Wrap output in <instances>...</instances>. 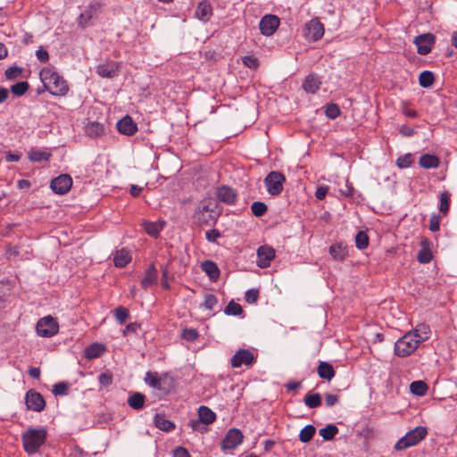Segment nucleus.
<instances>
[{"label":"nucleus","instance_id":"f03ea898","mask_svg":"<svg viewBox=\"0 0 457 457\" xmlns=\"http://www.w3.org/2000/svg\"><path fill=\"white\" fill-rule=\"evenodd\" d=\"M46 438V430L45 428H29L21 436L24 450L29 454L36 453L45 443Z\"/></svg>","mask_w":457,"mask_h":457},{"label":"nucleus","instance_id":"de8ad7c7","mask_svg":"<svg viewBox=\"0 0 457 457\" xmlns=\"http://www.w3.org/2000/svg\"><path fill=\"white\" fill-rule=\"evenodd\" d=\"M356 247L360 250L369 245V237L364 231H359L355 236Z\"/></svg>","mask_w":457,"mask_h":457},{"label":"nucleus","instance_id":"6e6d98bb","mask_svg":"<svg viewBox=\"0 0 457 457\" xmlns=\"http://www.w3.org/2000/svg\"><path fill=\"white\" fill-rule=\"evenodd\" d=\"M199 337L197 330L195 328H185L181 333V337L187 341L194 342Z\"/></svg>","mask_w":457,"mask_h":457},{"label":"nucleus","instance_id":"7ed1b4c3","mask_svg":"<svg viewBox=\"0 0 457 457\" xmlns=\"http://www.w3.org/2000/svg\"><path fill=\"white\" fill-rule=\"evenodd\" d=\"M419 339L415 338L414 332H406L395 343L394 353L396 356L404 358L411 355L420 346Z\"/></svg>","mask_w":457,"mask_h":457},{"label":"nucleus","instance_id":"3c124183","mask_svg":"<svg viewBox=\"0 0 457 457\" xmlns=\"http://www.w3.org/2000/svg\"><path fill=\"white\" fill-rule=\"evenodd\" d=\"M412 162L413 157L411 154L402 155L396 160V165L400 169L409 168L412 164Z\"/></svg>","mask_w":457,"mask_h":457},{"label":"nucleus","instance_id":"052dcab7","mask_svg":"<svg viewBox=\"0 0 457 457\" xmlns=\"http://www.w3.org/2000/svg\"><path fill=\"white\" fill-rule=\"evenodd\" d=\"M98 382L103 386H109L112 383V376L108 372L101 373L98 376Z\"/></svg>","mask_w":457,"mask_h":457},{"label":"nucleus","instance_id":"c03bdc74","mask_svg":"<svg viewBox=\"0 0 457 457\" xmlns=\"http://www.w3.org/2000/svg\"><path fill=\"white\" fill-rule=\"evenodd\" d=\"M70 385L68 382H58L53 386L52 393L54 395L63 396L68 395Z\"/></svg>","mask_w":457,"mask_h":457},{"label":"nucleus","instance_id":"aec40b11","mask_svg":"<svg viewBox=\"0 0 457 457\" xmlns=\"http://www.w3.org/2000/svg\"><path fill=\"white\" fill-rule=\"evenodd\" d=\"M106 351L105 346L100 343H94L87 347H86L84 351V356L87 360H92L100 357Z\"/></svg>","mask_w":457,"mask_h":457},{"label":"nucleus","instance_id":"f3484780","mask_svg":"<svg viewBox=\"0 0 457 457\" xmlns=\"http://www.w3.org/2000/svg\"><path fill=\"white\" fill-rule=\"evenodd\" d=\"M117 129L120 133L126 136H132L137 131V126L132 118L126 115L120 119L116 124Z\"/></svg>","mask_w":457,"mask_h":457},{"label":"nucleus","instance_id":"ea45409f","mask_svg":"<svg viewBox=\"0 0 457 457\" xmlns=\"http://www.w3.org/2000/svg\"><path fill=\"white\" fill-rule=\"evenodd\" d=\"M316 432V428L312 425H306L302 428L299 434V439L303 443H308L312 440Z\"/></svg>","mask_w":457,"mask_h":457},{"label":"nucleus","instance_id":"20e7f679","mask_svg":"<svg viewBox=\"0 0 457 457\" xmlns=\"http://www.w3.org/2000/svg\"><path fill=\"white\" fill-rule=\"evenodd\" d=\"M428 434L425 427H417L414 429L406 433L395 445L396 451H403L411 446L416 445L423 440Z\"/></svg>","mask_w":457,"mask_h":457},{"label":"nucleus","instance_id":"bb28decb","mask_svg":"<svg viewBox=\"0 0 457 457\" xmlns=\"http://www.w3.org/2000/svg\"><path fill=\"white\" fill-rule=\"evenodd\" d=\"M329 253L334 260L342 262L347 257L348 251L342 244H334L329 247Z\"/></svg>","mask_w":457,"mask_h":457},{"label":"nucleus","instance_id":"49530a36","mask_svg":"<svg viewBox=\"0 0 457 457\" xmlns=\"http://www.w3.org/2000/svg\"><path fill=\"white\" fill-rule=\"evenodd\" d=\"M325 114L328 118L335 120L341 114V111L337 104H328L325 107Z\"/></svg>","mask_w":457,"mask_h":457},{"label":"nucleus","instance_id":"39448f33","mask_svg":"<svg viewBox=\"0 0 457 457\" xmlns=\"http://www.w3.org/2000/svg\"><path fill=\"white\" fill-rule=\"evenodd\" d=\"M37 333L43 337H52L59 331V324L52 316L41 318L36 326Z\"/></svg>","mask_w":457,"mask_h":457},{"label":"nucleus","instance_id":"ddd939ff","mask_svg":"<svg viewBox=\"0 0 457 457\" xmlns=\"http://www.w3.org/2000/svg\"><path fill=\"white\" fill-rule=\"evenodd\" d=\"M414 43L417 46L418 53L421 55L429 54L435 43V36L430 33L422 34L415 37Z\"/></svg>","mask_w":457,"mask_h":457},{"label":"nucleus","instance_id":"e433bc0d","mask_svg":"<svg viewBox=\"0 0 457 457\" xmlns=\"http://www.w3.org/2000/svg\"><path fill=\"white\" fill-rule=\"evenodd\" d=\"M95 16L96 11L92 9L86 10L85 12L80 13L78 19V23L82 28L88 27L92 25V20L95 18Z\"/></svg>","mask_w":457,"mask_h":457},{"label":"nucleus","instance_id":"c756f323","mask_svg":"<svg viewBox=\"0 0 457 457\" xmlns=\"http://www.w3.org/2000/svg\"><path fill=\"white\" fill-rule=\"evenodd\" d=\"M419 163L424 169H435L439 166L440 161L436 155L423 154L420 157Z\"/></svg>","mask_w":457,"mask_h":457},{"label":"nucleus","instance_id":"473e14b6","mask_svg":"<svg viewBox=\"0 0 457 457\" xmlns=\"http://www.w3.org/2000/svg\"><path fill=\"white\" fill-rule=\"evenodd\" d=\"M104 125L97 121L89 122L85 127V132L90 137H100L104 133Z\"/></svg>","mask_w":457,"mask_h":457},{"label":"nucleus","instance_id":"5fc2aeb1","mask_svg":"<svg viewBox=\"0 0 457 457\" xmlns=\"http://www.w3.org/2000/svg\"><path fill=\"white\" fill-rule=\"evenodd\" d=\"M217 303L218 299L216 295L212 294H206L204 296V302L202 305L207 310L212 311Z\"/></svg>","mask_w":457,"mask_h":457},{"label":"nucleus","instance_id":"37998d69","mask_svg":"<svg viewBox=\"0 0 457 457\" xmlns=\"http://www.w3.org/2000/svg\"><path fill=\"white\" fill-rule=\"evenodd\" d=\"M226 315L239 316L243 313V309L240 304L231 300L224 309Z\"/></svg>","mask_w":457,"mask_h":457},{"label":"nucleus","instance_id":"603ef678","mask_svg":"<svg viewBox=\"0 0 457 457\" xmlns=\"http://www.w3.org/2000/svg\"><path fill=\"white\" fill-rule=\"evenodd\" d=\"M114 316L120 324H123L129 317V312L128 309L119 306L114 310Z\"/></svg>","mask_w":457,"mask_h":457},{"label":"nucleus","instance_id":"1a4fd4ad","mask_svg":"<svg viewBox=\"0 0 457 457\" xmlns=\"http://www.w3.org/2000/svg\"><path fill=\"white\" fill-rule=\"evenodd\" d=\"M72 186V179L68 174H62L52 179L50 187L58 195H65Z\"/></svg>","mask_w":457,"mask_h":457},{"label":"nucleus","instance_id":"58836bf2","mask_svg":"<svg viewBox=\"0 0 457 457\" xmlns=\"http://www.w3.org/2000/svg\"><path fill=\"white\" fill-rule=\"evenodd\" d=\"M435 81V77L432 71H424L420 74L419 83L424 88L430 87Z\"/></svg>","mask_w":457,"mask_h":457},{"label":"nucleus","instance_id":"b1692460","mask_svg":"<svg viewBox=\"0 0 457 457\" xmlns=\"http://www.w3.org/2000/svg\"><path fill=\"white\" fill-rule=\"evenodd\" d=\"M198 419L204 425H210L216 420V414L207 406H200L198 409Z\"/></svg>","mask_w":457,"mask_h":457},{"label":"nucleus","instance_id":"a18cd8bd","mask_svg":"<svg viewBox=\"0 0 457 457\" xmlns=\"http://www.w3.org/2000/svg\"><path fill=\"white\" fill-rule=\"evenodd\" d=\"M451 194L445 191L440 195V206L439 210L441 212L446 214L450 209Z\"/></svg>","mask_w":457,"mask_h":457},{"label":"nucleus","instance_id":"6e6552de","mask_svg":"<svg viewBox=\"0 0 457 457\" xmlns=\"http://www.w3.org/2000/svg\"><path fill=\"white\" fill-rule=\"evenodd\" d=\"M25 403L29 410L40 412L45 409L46 401L43 395L34 389H30L26 393Z\"/></svg>","mask_w":457,"mask_h":457},{"label":"nucleus","instance_id":"c9c22d12","mask_svg":"<svg viewBox=\"0 0 457 457\" xmlns=\"http://www.w3.org/2000/svg\"><path fill=\"white\" fill-rule=\"evenodd\" d=\"M303 402L304 404L311 409L317 408L321 405V396L319 393L312 394L309 392L304 396Z\"/></svg>","mask_w":457,"mask_h":457},{"label":"nucleus","instance_id":"9d476101","mask_svg":"<svg viewBox=\"0 0 457 457\" xmlns=\"http://www.w3.org/2000/svg\"><path fill=\"white\" fill-rule=\"evenodd\" d=\"M279 23V19L276 15L267 14L263 16L259 23L261 33L268 37L273 35Z\"/></svg>","mask_w":457,"mask_h":457},{"label":"nucleus","instance_id":"f257e3e1","mask_svg":"<svg viewBox=\"0 0 457 457\" xmlns=\"http://www.w3.org/2000/svg\"><path fill=\"white\" fill-rule=\"evenodd\" d=\"M45 88L53 96H64L69 91L66 80L52 68H44L39 73Z\"/></svg>","mask_w":457,"mask_h":457},{"label":"nucleus","instance_id":"8fccbe9b","mask_svg":"<svg viewBox=\"0 0 457 457\" xmlns=\"http://www.w3.org/2000/svg\"><path fill=\"white\" fill-rule=\"evenodd\" d=\"M432 253L428 247H422L417 255V259L420 263H428L432 260Z\"/></svg>","mask_w":457,"mask_h":457},{"label":"nucleus","instance_id":"cd10ccee","mask_svg":"<svg viewBox=\"0 0 457 457\" xmlns=\"http://www.w3.org/2000/svg\"><path fill=\"white\" fill-rule=\"evenodd\" d=\"M145 232L153 237H158L160 232L163 229L165 226L164 221L160 222H153V221H145L143 224Z\"/></svg>","mask_w":457,"mask_h":457},{"label":"nucleus","instance_id":"bf43d9fd","mask_svg":"<svg viewBox=\"0 0 457 457\" xmlns=\"http://www.w3.org/2000/svg\"><path fill=\"white\" fill-rule=\"evenodd\" d=\"M259 291L257 289H249L246 291L245 299L248 303H254L258 300Z\"/></svg>","mask_w":457,"mask_h":457},{"label":"nucleus","instance_id":"864d4df0","mask_svg":"<svg viewBox=\"0 0 457 457\" xmlns=\"http://www.w3.org/2000/svg\"><path fill=\"white\" fill-rule=\"evenodd\" d=\"M22 71L23 70L21 67L12 66L5 71L4 75L7 79L12 80L21 77Z\"/></svg>","mask_w":457,"mask_h":457},{"label":"nucleus","instance_id":"412c9836","mask_svg":"<svg viewBox=\"0 0 457 457\" xmlns=\"http://www.w3.org/2000/svg\"><path fill=\"white\" fill-rule=\"evenodd\" d=\"M52 154L48 151L41 150L32 147L28 154V157L32 162H48Z\"/></svg>","mask_w":457,"mask_h":457},{"label":"nucleus","instance_id":"4468645a","mask_svg":"<svg viewBox=\"0 0 457 457\" xmlns=\"http://www.w3.org/2000/svg\"><path fill=\"white\" fill-rule=\"evenodd\" d=\"M275 258V250L268 245L260 246L257 250V265L264 269L270 265V262Z\"/></svg>","mask_w":457,"mask_h":457},{"label":"nucleus","instance_id":"dca6fc26","mask_svg":"<svg viewBox=\"0 0 457 457\" xmlns=\"http://www.w3.org/2000/svg\"><path fill=\"white\" fill-rule=\"evenodd\" d=\"M120 64L115 62L100 63L96 67V72L102 78L112 79L119 73Z\"/></svg>","mask_w":457,"mask_h":457},{"label":"nucleus","instance_id":"2f4dec72","mask_svg":"<svg viewBox=\"0 0 457 457\" xmlns=\"http://www.w3.org/2000/svg\"><path fill=\"white\" fill-rule=\"evenodd\" d=\"M145 396L139 393L135 392L128 398V404L134 410L139 411L145 405Z\"/></svg>","mask_w":457,"mask_h":457},{"label":"nucleus","instance_id":"79ce46f5","mask_svg":"<svg viewBox=\"0 0 457 457\" xmlns=\"http://www.w3.org/2000/svg\"><path fill=\"white\" fill-rule=\"evenodd\" d=\"M29 85L27 81H20L11 87V92L17 96H21L29 90Z\"/></svg>","mask_w":457,"mask_h":457},{"label":"nucleus","instance_id":"2eb2a0df","mask_svg":"<svg viewBox=\"0 0 457 457\" xmlns=\"http://www.w3.org/2000/svg\"><path fill=\"white\" fill-rule=\"evenodd\" d=\"M306 37L313 41L320 40L324 35L323 24L316 19L306 24Z\"/></svg>","mask_w":457,"mask_h":457},{"label":"nucleus","instance_id":"a878e982","mask_svg":"<svg viewBox=\"0 0 457 457\" xmlns=\"http://www.w3.org/2000/svg\"><path fill=\"white\" fill-rule=\"evenodd\" d=\"M410 332H414L415 338L419 339L420 344L428 340L431 334L429 326L425 323L417 325L416 328L410 330Z\"/></svg>","mask_w":457,"mask_h":457},{"label":"nucleus","instance_id":"9b49d317","mask_svg":"<svg viewBox=\"0 0 457 457\" xmlns=\"http://www.w3.org/2000/svg\"><path fill=\"white\" fill-rule=\"evenodd\" d=\"M244 436L237 428H230L221 442L223 450H232L239 445L243 441Z\"/></svg>","mask_w":457,"mask_h":457},{"label":"nucleus","instance_id":"a211bd4d","mask_svg":"<svg viewBox=\"0 0 457 457\" xmlns=\"http://www.w3.org/2000/svg\"><path fill=\"white\" fill-rule=\"evenodd\" d=\"M320 78L316 74H309L303 80L302 87L306 93L315 94L320 87Z\"/></svg>","mask_w":457,"mask_h":457},{"label":"nucleus","instance_id":"7c9ffc66","mask_svg":"<svg viewBox=\"0 0 457 457\" xmlns=\"http://www.w3.org/2000/svg\"><path fill=\"white\" fill-rule=\"evenodd\" d=\"M318 374L323 379L331 380L335 377V370L331 364L320 361L318 366Z\"/></svg>","mask_w":457,"mask_h":457},{"label":"nucleus","instance_id":"393cba45","mask_svg":"<svg viewBox=\"0 0 457 457\" xmlns=\"http://www.w3.org/2000/svg\"><path fill=\"white\" fill-rule=\"evenodd\" d=\"M157 280V270L154 264H152L145 271V277L141 280V286L146 289Z\"/></svg>","mask_w":457,"mask_h":457},{"label":"nucleus","instance_id":"13d9d810","mask_svg":"<svg viewBox=\"0 0 457 457\" xmlns=\"http://www.w3.org/2000/svg\"><path fill=\"white\" fill-rule=\"evenodd\" d=\"M242 62L250 69H256L259 66V61L253 55H245L242 57Z\"/></svg>","mask_w":457,"mask_h":457},{"label":"nucleus","instance_id":"c85d7f7f","mask_svg":"<svg viewBox=\"0 0 457 457\" xmlns=\"http://www.w3.org/2000/svg\"><path fill=\"white\" fill-rule=\"evenodd\" d=\"M201 268L212 280H216L220 276V270L212 261L207 260L203 262Z\"/></svg>","mask_w":457,"mask_h":457},{"label":"nucleus","instance_id":"09e8293b","mask_svg":"<svg viewBox=\"0 0 457 457\" xmlns=\"http://www.w3.org/2000/svg\"><path fill=\"white\" fill-rule=\"evenodd\" d=\"M251 210L254 216L262 217L266 213L268 208L264 203L256 201L252 204Z\"/></svg>","mask_w":457,"mask_h":457},{"label":"nucleus","instance_id":"680f3d73","mask_svg":"<svg viewBox=\"0 0 457 457\" xmlns=\"http://www.w3.org/2000/svg\"><path fill=\"white\" fill-rule=\"evenodd\" d=\"M401 109L402 112L409 118H416L418 116V112L413 109H410L406 102L402 103Z\"/></svg>","mask_w":457,"mask_h":457},{"label":"nucleus","instance_id":"6ab92c4d","mask_svg":"<svg viewBox=\"0 0 457 457\" xmlns=\"http://www.w3.org/2000/svg\"><path fill=\"white\" fill-rule=\"evenodd\" d=\"M212 15V4L206 0L200 2L195 10L196 18H198L200 21H207Z\"/></svg>","mask_w":457,"mask_h":457},{"label":"nucleus","instance_id":"0eeeda50","mask_svg":"<svg viewBox=\"0 0 457 457\" xmlns=\"http://www.w3.org/2000/svg\"><path fill=\"white\" fill-rule=\"evenodd\" d=\"M257 356L249 349H239L230 360L233 368H239L242 365L251 366L256 361Z\"/></svg>","mask_w":457,"mask_h":457},{"label":"nucleus","instance_id":"a19ab883","mask_svg":"<svg viewBox=\"0 0 457 457\" xmlns=\"http://www.w3.org/2000/svg\"><path fill=\"white\" fill-rule=\"evenodd\" d=\"M145 383L155 389H161V378L157 372L148 371L145 377Z\"/></svg>","mask_w":457,"mask_h":457},{"label":"nucleus","instance_id":"4d7b16f0","mask_svg":"<svg viewBox=\"0 0 457 457\" xmlns=\"http://www.w3.org/2000/svg\"><path fill=\"white\" fill-rule=\"evenodd\" d=\"M213 211L214 210L210 207L206 201H202L199 206L195 209L194 217L196 219L201 216V213H206Z\"/></svg>","mask_w":457,"mask_h":457},{"label":"nucleus","instance_id":"69168bd1","mask_svg":"<svg viewBox=\"0 0 457 457\" xmlns=\"http://www.w3.org/2000/svg\"><path fill=\"white\" fill-rule=\"evenodd\" d=\"M202 425H203V422L199 419L198 420H191L188 422V427H190L195 431H200V432L205 431L206 428H204Z\"/></svg>","mask_w":457,"mask_h":457},{"label":"nucleus","instance_id":"0e129e2a","mask_svg":"<svg viewBox=\"0 0 457 457\" xmlns=\"http://www.w3.org/2000/svg\"><path fill=\"white\" fill-rule=\"evenodd\" d=\"M140 328V325L137 322H131L128 324L125 328L122 330V335L124 337L128 336L129 333L136 334L137 329Z\"/></svg>","mask_w":457,"mask_h":457},{"label":"nucleus","instance_id":"f704fd0d","mask_svg":"<svg viewBox=\"0 0 457 457\" xmlns=\"http://www.w3.org/2000/svg\"><path fill=\"white\" fill-rule=\"evenodd\" d=\"M410 390L415 395L423 396L427 394L428 386L424 381L416 380L411 383Z\"/></svg>","mask_w":457,"mask_h":457},{"label":"nucleus","instance_id":"4be33fe9","mask_svg":"<svg viewBox=\"0 0 457 457\" xmlns=\"http://www.w3.org/2000/svg\"><path fill=\"white\" fill-rule=\"evenodd\" d=\"M154 426L160 430L170 432L175 428V424L165 418V415L156 413L154 418Z\"/></svg>","mask_w":457,"mask_h":457},{"label":"nucleus","instance_id":"423d86ee","mask_svg":"<svg viewBox=\"0 0 457 457\" xmlns=\"http://www.w3.org/2000/svg\"><path fill=\"white\" fill-rule=\"evenodd\" d=\"M285 180L286 178L281 172H270L264 179L268 193L274 196L278 195L283 190V183Z\"/></svg>","mask_w":457,"mask_h":457},{"label":"nucleus","instance_id":"774afa93","mask_svg":"<svg viewBox=\"0 0 457 457\" xmlns=\"http://www.w3.org/2000/svg\"><path fill=\"white\" fill-rule=\"evenodd\" d=\"M173 457H191V455L186 448L182 446H177L173 450Z\"/></svg>","mask_w":457,"mask_h":457},{"label":"nucleus","instance_id":"4c0bfd02","mask_svg":"<svg viewBox=\"0 0 457 457\" xmlns=\"http://www.w3.org/2000/svg\"><path fill=\"white\" fill-rule=\"evenodd\" d=\"M337 433L338 428L333 424L327 425L325 428L319 430L320 436L326 441L332 440Z\"/></svg>","mask_w":457,"mask_h":457},{"label":"nucleus","instance_id":"72a5a7b5","mask_svg":"<svg viewBox=\"0 0 457 457\" xmlns=\"http://www.w3.org/2000/svg\"><path fill=\"white\" fill-rule=\"evenodd\" d=\"M219 216L220 212L213 211L206 213H201V216L195 220L201 225H214L217 222Z\"/></svg>","mask_w":457,"mask_h":457},{"label":"nucleus","instance_id":"5701e85b","mask_svg":"<svg viewBox=\"0 0 457 457\" xmlns=\"http://www.w3.org/2000/svg\"><path fill=\"white\" fill-rule=\"evenodd\" d=\"M131 261V255L129 251L122 248L116 251L113 256V262L116 267L123 268Z\"/></svg>","mask_w":457,"mask_h":457},{"label":"nucleus","instance_id":"338daca9","mask_svg":"<svg viewBox=\"0 0 457 457\" xmlns=\"http://www.w3.org/2000/svg\"><path fill=\"white\" fill-rule=\"evenodd\" d=\"M339 401V397L336 395L326 394L325 395V403L328 407H332Z\"/></svg>","mask_w":457,"mask_h":457},{"label":"nucleus","instance_id":"e2e57ef3","mask_svg":"<svg viewBox=\"0 0 457 457\" xmlns=\"http://www.w3.org/2000/svg\"><path fill=\"white\" fill-rule=\"evenodd\" d=\"M221 237V234L220 232L216 229V228H213V229H211V230H208L206 231L205 233V237L206 239L209 241V242H212V243H215L217 238L220 237Z\"/></svg>","mask_w":457,"mask_h":457},{"label":"nucleus","instance_id":"f8f14e48","mask_svg":"<svg viewBox=\"0 0 457 457\" xmlns=\"http://www.w3.org/2000/svg\"><path fill=\"white\" fill-rule=\"evenodd\" d=\"M215 196L219 202L228 205H233L236 204L237 194L232 187L222 185L215 189Z\"/></svg>","mask_w":457,"mask_h":457}]
</instances>
